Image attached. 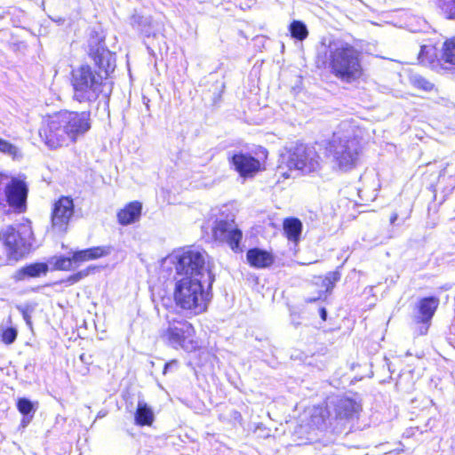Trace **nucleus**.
Instances as JSON below:
<instances>
[{
  "label": "nucleus",
  "instance_id": "36",
  "mask_svg": "<svg viewBox=\"0 0 455 455\" xmlns=\"http://www.w3.org/2000/svg\"><path fill=\"white\" fill-rule=\"evenodd\" d=\"M17 334H18V332L15 328H12V327L7 328L6 330H4L3 331L2 340L5 344L10 345L15 341V339L17 338Z\"/></svg>",
  "mask_w": 455,
  "mask_h": 455
},
{
  "label": "nucleus",
  "instance_id": "43",
  "mask_svg": "<svg viewBox=\"0 0 455 455\" xmlns=\"http://www.w3.org/2000/svg\"><path fill=\"white\" fill-rule=\"evenodd\" d=\"M30 420V419L27 421L25 419H22V425L23 427L26 426V424Z\"/></svg>",
  "mask_w": 455,
  "mask_h": 455
},
{
  "label": "nucleus",
  "instance_id": "10",
  "mask_svg": "<svg viewBox=\"0 0 455 455\" xmlns=\"http://www.w3.org/2000/svg\"><path fill=\"white\" fill-rule=\"evenodd\" d=\"M75 204L69 196H60L52 205L51 228L54 233H66L74 215Z\"/></svg>",
  "mask_w": 455,
  "mask_h": 455
},
{
  "label": "nucleus",
  "instance_id": "41",
  "mask_svg": "<svg viewBox=\"0 0 455 455\" xmlns=\"http://www.w3.org/2000/svg\"><path fill=\"white\" fill-rule=\"evenodd\" d=\"M105 415H106V413H105V412H103V411H100V412L98 413L97 418H102V417H104Z\"/></svg>",
  "mask_w": 455,
  "mask_h": 455
},
{
  "label": "nucleus",
  "instance_id": "25",
  "mask_svg": "<svg viewBox=\"0 0 455 455\" xmlns=\"http://www.w3.org/2000/svg\"><path fill=\"white\" fill-rule=\"evenodd\" d=\"M289 31L291 37L303 41L308 36V30L306 24L300 20H293L289 26Z\"/></svg>",
  "mask_w": 455,
  "mask_h": 455
},
{
  "label": "nucleus",
  "instance_id": "27",
  "mask_svg": "<svg viewBox=\"0 0 455 455\" xmlns=\"http://www.w3.org/2000/svg\"><path fill=\"white\" fill-rule=\"evenodd\" d=\"M410 83L413 87L424 92H431L435 88V84L433 83L419 74L411 75Z\"/></svg>",
  "mask_w": 455,
  "mask_h": 455
},
{
  "label": "nucleus",
  "instance_id": "1",
  "mask_svg": "<svg viewBox=\"0 0 455 455\" xmlns=\"http://www.w3.org/2000/svg\"><path fill=\"white\" fill-rule=\"evenodd\" d=\"M90 129V112L60 110L43 117L38 133L49 149H58L76 143Z\"/></svg>",
  "mask_w": 455,
  "mask_h": 455
},
{
  "label": "nucleus",
  "instance_id": "33",
  "mask_svg": "<svg viewBox=\"0 0 455 455\" xmlns=\"http://www.w3.org/2000/svg\"><path fill=\"white\" fill-rule=\"evenodd\" d=\"M0 152L15 159L19 155V149L9 141L0 138Z\"/></svg>",
  "mask_w": 455,
  "mask_h": 455
},
{
  "label": "nucleus",
  "instance_id": "39",
  "mask_svg": "<svg viewBox=\"0 0 455 455\" xmlns=\"http://www.w3.org/2000/svg\"><path fill=\"white\" fill-rule=\"evenodd\" d=\"M320 316H321V318H322L323 321H325V320H326V318H327V311H326V309H325L324 307H322V308L320 309Z\"/></svg>",
  "mask_w": 455,
  "mask_h": 455
},
{
  "label": "nucleus",
  "instance_id": "23",
  "mask_svg": "<svg viewBox=\"0 0 455 455\" xmlns=\"http://www.w3.org/2000/svg\"><path fill=\"white\" fill-rule=\"evenodd\" d=\"M302 222L297 218H287L283 221V231L289 241L297 243L302 232Z\"/></svg>",
  "mask_w": 455,
  "mask_h": 455
},
{
  "label": "nucleus",
  "instance_id": "16",
  "mask_svg": "<svg viewBox=\"0 0 455 455\" xmlns=\"http://www.w3.org/2000/svg\"><path fill=\"white\" fill-rule=\"evenodd\" d=\"M131 26L146 37H156L160 34L161 25L154 22L151 17L134 13L130 18Z\"/></svg>",
  "mask_w": 455,
  "mask_h": 455
},
{
  "label": "nucleus",
  "instance_id": "5",
  "mask_svg": "<svg viewBox=\"0 0 455 455\" xmlns=\"http://www.w3.org/2000/svg\"><path fill=\"white\" fill-rule=\"evenodd\" d=\"M206 256L204 251L189 247L174 251L169 259L174 265L177 275L191 279H204L206 276L210 289L215 276L206 265Z\"/></svg>",
  "mask_w": 455,
  "mask_h": 455
},
{
  "label": "nucleus",
  "instance_id": "19",
  "mask_svg": "<svg viewBox=\"0 0 455 455\" xmlns=\"http://www.w3.org/2000/svg\"><path fill=\"white\" fill-rule=\"evenodd\" d=\"M309 416V425L312 427L323 430L327 428L329 425H331L332 413L329 406L314 407L310 410Z\"/></svg>",
  "mask_w": 455,
  "mask_h": 455
},
{
  "label": "nucleus",
  "instance_id": "13",
  "mask_svg": "<svg viewBox=\"0 0 455 455\" xmlns=\"http://www.w3.org/2000/svg\"><path fill=\"white\" fill-rule=\"evenodd\" d=\"M439 299L434 296L426 297L419 299L417 305L418 315H415L416 323L423 324L419 329V335L427 334L431 319L433 318L439 306Z\"/></svg>",
  "mask_w": 455,
  "mask_h": 455
},
{
  "label": "nucleus",
  "instance_id": "29",
  "mask_svg": "<svg viewBox=\"0 0 455 455\" xmlns=\"http://www.w3.org/2000/svg\"><path fill=\"white\" fill-rule=\"evenodd\" d=\"M341 273L339 269L329 272L322 280V286L324 288L325 293L331 292L335 283L340 280Z\"/></svg>",
  "mask_w": 455,
  "mask_h": 455
},
{
  "label": "nucleus",
  "instance_id": "30",
  "mask_svg": "<svg viewBox=\"0 0 455 455\" xmlns=\"http://www.w3.org/2000/svg\"><path fill=\"white\" fill-rule=\"evenodd\" d=\"M17 409L24 416H30V419H32L36 407L29 399L23 397L18 400Z\"/></svg>",
  "mask_w": 455,
  "mask_h": 455
},
{
  "label": "nucleus",
  "instance_id": "7",
  "mask_svg": "<svg viewBox=\"0 0 455 455\" xmlns=\"http://www.w3.org/2000/svg\"><path fill=\"white\" fill-rule=\"evenodd\" d=\"M33 233L28 226L19 229L12 226L0 232V263L17 262L28 252L31 246L30 238Z\"/></svg>",
  "mask_w": 455,
  "mask_h": 455
},
{
  "label": "nucleus",
  "instance_id": "3",
  "mask_svg": "<svg viewBox=\"0 0 455 455\" xmlns=\"http://www.w3.org/2000/svg\"><path fill=\"white\" fill-rule=\"evenodd\" d=\"M211 290L207 279L180 278L175 283L173 299L177 307L196 315L207 309Z\"/></svg>",
  "mask_w": 455,
  "mask_h": 455
},
{
  "label": "nucleus",
  "instance_id": "11",
  "mask_svg": "<svg viewBox=\"0 0 455 455\" xmlns=\"http://www.w3.org/2000/svg\"><path fill=\"white\" fill-rule=\"evenodd\" d=\"M28 188L27 184L16 178H11V180L4 192L8 205L15 212L21 213L27 209V198Z\"/></svg>",
  "mask_w": 455,
  "mask_h": 455
},
{
  "label": "nucleus",
  "instance_id": "34",
  "mask_svg": "<svg viewBox=\"0 0 455 455\" xmlns=\"http://www.w3.org/2000/svg\"><path fill=\"white\" fill-rule=\"evenodd\" d=\"M404 208H405L404 211L394 212L391 214L390 220H389L391 225H394L395 223V221L399 219V217H401L403 221H405L406 220H408L410 218L411 212L412 211V204L411 205V204L409 202H407L405 204Z\"/></svg>",
  "mask_w": 455,
  "mask_h": 455
},
{
  "label": "nucleus",
  "instance_id": "20",
  "mask_svg": "<svg viewBox=\"0 0 455 455\" xmlns=\"http://www.w3.org/2000/svg\"><path fill=\"white\" fill-rule=\"evenodd\" d=\"M246 258L250 265L257 268L267 267L274 263L273 254L259 248L250 249Z\"/></svg>",
  "mask_w": 455,
  "mask_h": 455
},
{
  "label": "nucleus",
  "instance_id": "15",
  "mask_svg": "<svg viewBox=\"0 0 455 455\" xmlns=\"http://www.w3.org/2000/svg\"><path fill=\"white\" fill-rule=\"evenodd\" d=\"M231 163L240 176L246 178L253 176L260 168L258 159L248 154H235Z\"/></svg>",
  "mask_w": 455,
  "mask_h": 455
},
{
  "label": "nucleus",
  "instance_id": "40",
  "mask_svg": "<svg viewBox=\"0 0 455 455\" xmlns=\"http://www.w3.org/2000/svg\"><path fill=\"white\" fill-rule=\"evenodd\" d=\"M440 102H442L443 105H447L449 100L444 99V98H441V101Z\"/></svg>",
  "mask_w": 455,
  "mask_h": 455
},
{
  "label": "nucleus",
  "instance_id": "6",
  "mask_svg": "<svg viewBox=\"0 0 455 455\" xmlns=\"http://www.w3.org/2000/svg\"><path fill=\"white\" fill-rule=\"evenodd\" d=\"M319 158L313 148L296 145L280 156L277 172L284 178L291 177L292 172L309 174L320 168Z\"/></svg>",
  "mask_w": 455,
  "mask_h": 455
},
{
  "label": "nucleus",
  "instance_id": "14",
  "mask_svg": "<svg viewBox=\"0 0 455 455\" xmlns=\"http://www.w3.org/2000/svg\"><path fill=\"white\" fill-rule=\"evenodd\" d=\"M361 406L355 400L343 397L333 404L332 419L339 422L349 421L357 417Z\"/></svg>",
  "mask_w": 455,
  "mask_h": 455
},
{
  "label": "nucleus",
  "instance_id": "28",
  "mask_svg": "<svg viewBox=\"0 0 455 455\" xmlns=\"http://www.w3.org/2000/svg\"><path fill=\"white\" fill-rule=\"evenodd\" d=\"M49 264L55 270H71L75 267L72 264L71 257L54 256L49 259Z\"/></svg>",
  "mask_w": 455,
  "mask_h": 455
},
{
  "label": "nucleus",
  "instance_id": "8",
  "mask_svg": "<svg viewBox=\"0 0 455 455\" xmlns=\"http://www.w3.org/2000/svg\"><path fill=\"white\" fill-rule=\"evenodd\" d=\"M103 76L89 65H82L72 71L71 84L75 100L92 103L102 92Z\"/></svg>",
  "mask_w": 455,
  "mask_h": 455
},
{
  "label": "nucleus",
  "instance_id": "21",
  "mask_svg": "<svg viewBox=\"0 0 455 455\" xmlns=\"http://www.w3.org/2000/svg\"><path fill=\"white\" fill-rule=\"evenodd\" d=\"M49 270L47 263H33L27 265L14 274V279L16 281H22L27 277H39L42 275H46Z\"/></svg>",
  "mask_w": 455,
  "mask_h": 455
},
{
  "label": "nucleus",
  "instance_id": "2",
  "mask_svg": "<svg viewBox=\"0 0 455 455\" xmlns=\"http://www.w3.org/2000/svg\"><path fill=\"white\" fill-rule=\"evenodd\" d=\"M317 57L324 68L343 83H355L363 76L360 52L352 44L341 39H324L318 50Z\"/></svg>",
  "mask_w": 455,
  "mask_h": 455
},
{
  "label": "nucleus",
  "instance_id": "26",
  "mask_svg": "<svg viewBox=\"0 0 455 455\" xmlns=\"http://www.w3.org/2000/svg\"><path fill=\"white\" fill-rule=\"evenodd\" d=\"M442 59L445 63L455 66V37L443 44ZM452 69L455 70V67Z\"/></svg>",
  "mask_w": 455,
  "mask_h": 455
},
{
  "label": "nucleus",
  "instance_id": "22",
  "mask_svg": "<svg viewBox=\"0 0 455 455\" xmlns=\"http://www.w3.org/2000/svg\"><path fill=\"white\" fill-rule=\"evenodd\" d=\"M141 204L139 202L130 203L124 209L121 210L118 214V220L122 225H129L136 221L140 216Z\"/></svg>",
  "mask_w": 455,
  "mask_h": 455
},
{
  "label": "nucleus",
  "instance_id": "35",
  "mask_svg": "<svg viewBox=\"0 0 455 455\" xmlns=\"http://www.w3.org/2000/svg\"><path fill=\"white\" fill-rule=\"evenodd\" d=\"M94 269H95L94 267H89L85 269L78 271L77 273L69 275L67 278L66 283L69 285L75 284V283H78L79 281H81L82 279H84V277L88 276L90 275L91 271L94 270Z\"/></svg>",
  "mask_w": 455,
  "mask_h": 455
},
{
  "label": "nucleus",
  "instance_id": "4",
  "mask_svg": "<svg viewBox=\"0 0 455 455\" xmlns=\"http://www.w3.org/2000/svg\"><path fill=\"white\" fill-rule=\"evenodd\" d=\"M361 151L360 140L354 129L346 124L335 132L329 142L327 152L339 168L347 171L355 166Z\"/></svg>",
  "mask_w": 455,
  "mask_h": 455
},
{
  "label": "nucleus",
  "instance_id": "18",
  "mask_svg": "<svg viewBox=\"0 0 455 455\" xmlns=\"http://www.w3.org/2000/svg\"><path fill=\"white\" fill-rule=\"evenodd\" d=\"M111 253L110 246H96L85 250L74 251L71 256L73 266L77 267L81 263L97 259Z\"/></svg>",
  "mask_w": 455,
  "mask_h": 455
},
{
  "label": "nucleus",
  "instance_id": "17",
  "mask_svg": "<svg viewBox=\"0 0 455 455\" xmlns=\"http://www.w3.org/2000/svg\"><path fill=\"white\" fill-rule=\"evenodd\" d=\"M89 53L98 68L106 74L114 68V56L106 48L104 42H99L95 46L91 45Z\"/></svg>",
  "mask_w": 455,
  "mask_h": 455
},
{
  "label": "nucleus",
  "instance_id": "42",
  "mask_svg": "<svg viewBox=\"0 0 455 455\" xmlns=\"http://www.w3.org/2000/svg\"><path fill=\"white\" fill-rule=\"evenodd\" d=\"M321 299V294H320V295H319V297H317V298L309 299H308V301L313 302V301H315V300H317V299Z\"/></svg>",
  "mask_w": 455,
  "mask_h": 455
},
{
  "label": "nucleus",
  "instance_id": "31",
  "mask_svg": "<svg viewBox=\"0 0 455 455\" xmlns=\"http://www.w3.org/2000/svg\"><path fill=\"white\" fill-rule=\"evenodd\" d=\"M436 58V49L432 45H422L420 48V52L419 53V60L420 62L433 63L435 59Z\"/></svg>",
  "mask_w": 455,
  "mask_h": 455
},
{
  "label": "nucleus",
  "instance_id": "37",
  "mask_svg": "<svg viewBox=\"0 0 455 455\" xmlns=\"http://www.w3.org/2000/svg\"><path fill=\"white\" fill-rule=\"evenodd\" d=\"M18 309L21 312L23 319L26 321L27 324L30 325L31 324V321H30L31 315H30V312L28 311V309L21 307H18Z\"/></svg>",
  "mask_w": 455,
  "mask_h": 455
},
{
  "label": "nucleus",
  "instance_id": "12",
  "mask_svg": "<svg viewBox=\"0 0 455 455\" xmlns=\"http://www.w3.org/2000/svg\"><path fill=\"white\" fill-rule=\"evenodd\" d=\"M212 232L215 240L228 243L234 251H239L243 233L235 227L234 220H217Z\"/></svg>",
  "mask_w": 455,
  "mask_h": 455
},
{
  "label": "nucleus",
  "instance_id": "38",
  "mask_svg": "<svg viewBox=\"0 0 455 455\" xmlns=\"http://www.w3.org/2000/svg\"><path fill=\"white\" fill-rule=\"evenodd\" d=\"M174 364H176V362H175V361H172V362H171V363H166L164 364V371H163V372H164V374H166V372H167L168 369H169L170 367H172V365H174Z\"/></svg>",
  "mask_w": 455,
  "mask_h": 455
},
{
  "label": "nucleus",
  "instance_id": "24",
  "mask_svg": "<svg viewBox=\"0 0 455 455\" xmlns=\"http://www.w3.org/2000/svg\"><path fill=\"white\" fill-rule=\"evenodd\" d=\"M135 423L139 426H150L155 419L154 412L143 400L138 402L135 412Z\"/></svg>",
  "mask_w": 455,
  "mask_h": 455
},
{
  "label": "nucleus",
  "instance_id": "32",
  "mask_svg": "<svg viewBox=\"0 0 455 455\" xmlns=\"http://www.w3.org/2000/svg\"><path fill=\"white\" fill-rule=\"evenodd\" d=\"M436 3L447 19H455V0H436Z\"/></svg>",
  "mask_w": 455,
  "mask_h": 455
},
{
  "label": "nucleus",
  "instance_id": "9",
  "mask_svg": "<svg viewBox=\"0 0 455 455\" xmlns=\"http://www.w3.org/2000/svg\"><path fill=\"white\" fill-rule=\"evenodd\" d=\"M194 333V327L188 321L169 319L167 327L162 330L160 337L164 342L174 348L190 350L196 347L191 339Z\"/></svg>",
  "mask_w": 455,
  "mask_h": 455
}]
</instances>
